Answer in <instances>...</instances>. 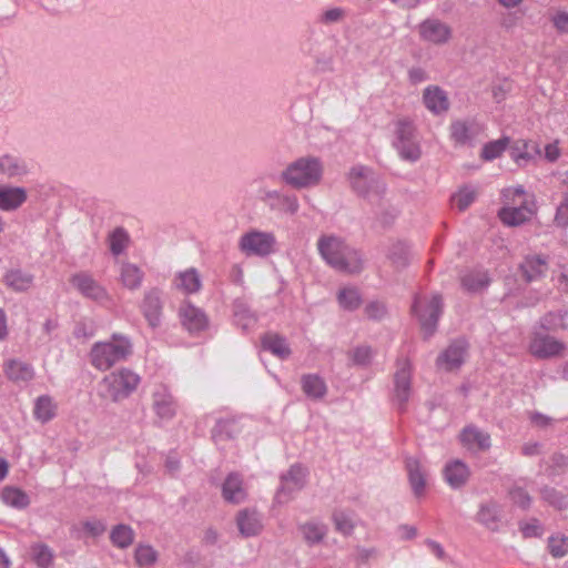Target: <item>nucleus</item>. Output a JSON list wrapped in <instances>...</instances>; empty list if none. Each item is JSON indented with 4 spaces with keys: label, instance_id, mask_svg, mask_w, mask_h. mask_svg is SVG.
I'll list each match as a JSON object with an SVG mask.
<instances>
[{
    "label": "nucleus",
    "instance_id": "1",
    "mask_svg": "<svg viewBox=\"0 0 568 568\" xmlns=\"http://www.w3.org/2000/svg\"><path fill=\"white\" fill-rule=\"evenodd\" d=\"M317 248L323 260L339 272L357 273L362 270L359 253L336 235H322Z\"/></svg>",
    "mask_w": 568,
    "mask_h": 568
},
{
    "label": "nucleus",
    "instance_id": "2",
    "mask_svg": "<svg viewBox=\"0 0 568 568\" xmlns=\"http://www.w3.org/2000/svg\"><path fill=\"white\" fill-rule=\"evenodd\" d=\"M132 353L131 341L121 334H113L110 342H98L90 351V362L99 371H106L124 361Z\"/></svg>",
    "mask_w": 568,
    "mask_h": 568
},
{
    "label": "nucleus",
    "instance_id": "3",
    "mask_svg": "<svg viewBox=\"0 0 568 568\" xmlns=\"http://www.w3.org/2000/svg\"><path fill=\"white\" fill-rule=\"evenodd\" d=\"M323 164L315 156H302L290 163L281 173V179L292 187L306 189L320 183Z\"/></svg>",
    "mask_w": 568,
    "mask_h": 568
},
{
    "label": "nucleus",
    "instance_id": "4",
    "mask_svg": "<svg viewBox=\"0 0 568 568\" xmlns=\"http://www.w3.org/2000/svg\"><path fill=\"white\" fill-rule=\"evenodd\" d=\"M140 376L122 368L105 375L98 384V395L104 400L118 403L126 398L139 385Z\"/></svg>",
    "mask_w": 568,
    "mask_h": 568
},
{
    "label": "nucleus",
    "instance_id": "5",
    "mask_svg": "<svg viewBox=\"0 0 568 568\" xmlns=\"http://www.w3.org/2000/svg\"><path fill=\"white\" fill-rule=\"evenodd\" d=\"M352 189L372 203L381 199L385 192V183L379 175L365 165H354L348 173Z\"/></svg>",
    "mask_w": 568,
    "mask_h": 568
},
{
    "label": "nucleus",
    "instance_id": "6",
    "mask_svg": "<svg viewBox=\"0 0 568 568\" xmlns=\"http://www.w3.org/2000/svg\"><path fill=\"white\" fill-rule=\"evenodd\" d=\"M393 144L399 156L405 161L416 162L422 155L416 129L413 122L407 119L398 120L395 123V140Z\"/></svg>",
    "mask_w": 568,
    "mask_h": 568
},
{
    "label": "nucleus",
    "instance_id": "7",
    "mask_svg": "<svg viewBox=\"0 0 568 568\" xmlns=\"http://www.w3.org/2000/svg\"><path fill=\"white\" fill-rule=\"evenodd\" d=\"M276 237L272 232L251 230L239 240V248L246 256L267 257L276 251Z\"/></svg>",
    "mask_w": 568,
    "mask_h": 568
},
{
    "label": "nucleus",
    "instance_id": "8",
    "mask_svg": "<svg viewBox=\"0 0 568 568\" xmlns=\"http://www.w3.org/2000/svg\"><path fill=\"white\" fill-rule=\"evenodd\" d=\"M442 307L443 302L438 294H434L429 298L417 296L414 300L412 306L413 313L418 317L422 329L427 337L433 335L437 327Z\"/></svg>",
    "mask_w": 568,
    "mask_h": 568
},
{
    "label": "nucleus",
    "instance_id": "9",
    "mask_svg": "<svg viewBox=\"0 0 568 568\" xmlns=\"http://www.w3.org/2000/svg\"><path fill=\"white\" fill-rule=\"evenodd\" d=\"M566 344L538 327H534L530 342L529 352L532 356L539 359H547L559 357L564 354Z\"/></svg>",
    "mask_w": 568,
    "mask_h": 568
},
{
    "label": "nucleus",
    "instance_id": "10",
    "mask_svg": "<svg viewBox=\"0 0 568 568\" xmlns=\"http://www.w3.org/2000/svg\"><path fill=\"white\" fill-rule=\"evenodd\" d=\"M178 317L182 327L193 336L206 332L210 327V318L205 311L189 300L181 302L178 308Z\"/></svg>",
    "mask_w": 568,
    "mask_h": 568
},
{
    "label": "nucleus",
    "instance_id": "11",
    "mask_svg": "<svg viewBox=\"0 0 568 568\" xmlns=\"http://www.w3.org/2000/svg\"><path fill=\"white\" fill-rule=\"evenodd\" d=\"M306 483V469L301 465H293L287 473L281 476V486L276 491L277 504L288 503L295 493L300 491Z\"/></svg>",
    "mask_w": 568,
    "mask_h": 568
},
{
    "label": "nucleus",
    "instance_id": "12",
    "mask_svg": "<svg viewBox=\"0 0 568 568\" xmlns=\"http://www.w3.org/2000/svg\"><path fill=\"white\" fill-rule=\"evenodd\" d=\"M412 368L407 359L399 361L394 376V400L399 410H404L410 398Z\"/></svg>",
    "mask_w": 568,
    "mask_h": 568
},
{
    "label": "nucleus",
    "instance_id": "13",
    "mask_svg": "<svg viewBox=\"0 0 568 568\" xmlns=\"http://www.w3.org/2000/svg\"><path fill=\"white\" fill-rule=\"evenodd\" d=\"M176 402L165 384L156 385L152 392V409L163 422L172 419L176 414Z\"/></svg>",
    "mask_w": 568,
    "mask_h": 568
},
{
    "label": "nucleus",
    "instance_id": "14",
    "mask_svg": "<svg viewBox=\"0 0 568 568\" xmlns=\"http://www.w3.org/2000/svg\"><path fill=\"white\" fill-rule=\"evenodd\" d=\"M263 201L275 212L295 215L300 210V202L295 194L284 193L277 190L265 191Z\"/></svg>",
    "mask_w": 568,
    "mask_h": 568
},
{
    "label": "nucleus",
    "instance_id": "15",
    "mask_svg": "<svg viewBox=\"0 0 568 568\" xmlns=\"http://www.w3.org/2000/svg\"><path fill=\"white\" fill-rule=\"evenodd\" d=\"M164 294L159 288H152L144 296V318L152 329H158L163 323Z\"/></svg>",
    "mask_w": 568,
    "mask_h": 568
},
{
    "label": "nucleus",
    "instance_id": "16",
    "mask_svg": "<svg viewBox=\"0 0 568 568\" xmlns=\"http://www.w3.org/2000/svg\"><path fill=\"white\" fill-rule=\"evenodd\" d=\"M420 38L433 44H445L452 38V28L439 19H426L419 27Z\"/></svg>",
    "mask_w": 568,
    "mask_h": 568
},
{
    "label": "nucleus",
    "instance_id": "17",
    "mask_svg": "<svg viewBox=\"0 0 568 568\" xmlns=\"http://www.w3.org/2000/svg\"><path fill=\"white\" fill-rule=\"evenodd\" d=\"M481 132L483 125L475 120H456L450 124V138L456 144H473Z\"/></svg>",
    "mask_w": 568,
    "mask_h": 568
},
{
    "label": "nucleus",
    "instance_id": "18",
    "mask_svg": "<svg viewBox=\"0 0 568 568\" xmlns=\"http://www.w3.org/2000/svg\"><path fill=\"white\" fill-rule=\"evenodd\" d=\"M443 477L452 489L457 490L468 483L470 469L463 460L452 459L445 464L443 468Z\"/></svg>",
    "mask_w": 568,
    "mask_h": 568
},
{
    "label": "nucleus",
    "instance_id": "19",
    "mask_svg": "<svg viewBox=\"0 0 568 568\" xmlns=\"http://www.w3.org/2000/svg\"><path fill=\"white\" fill-rule=\"evenodd\" d=\"M467 354V344L463 339L453 342L437 358V366L444 371H454L462 366Z\"/></svg>",
    "mask_w": 568,
    "mask_h": 568
},
{
    "label": "nucleus",
    "instance_id": "20",
    "mask_svg": "<svg viewBox=\"0 0 568 568\" xmlns=\"http://www.w3.org/2000/svg\"><path fill=\"white\" fill-rule=\"evenodd\" d=\"M423 102L426 109L435 115L448 111L449 99L445 90L438 85H429L423 92Z\"/></svg>",
    "mask_w": 568,
    "mask_h": 568
},
{
    "label": "nucleus",
    "instance_id": "21",
    "mask_svg": "<svg viewBox=\"0 0 568 568\" xmlns=\"http://www.w3.org/2000/svg\"><path fill=\"white\" fill-rule=\"evenodd\" d=\"M459 438L468 450H487L491 446L489 434L473 425L465 427Z\"/></svg>",
    "mask_w": 568,
    "mask_h": 568
},
{
    "label": "nucleus",
    "instance_id": "22",
    "mask_svg": "<svg viewBox=\"0 0 568 568\" xmlns=\"http://www.w3.org/2000/svg\"><path fill=\"white\" fill-rule=\"evenodd\" d=\"M535 213L536 203L523 205L521 207L503 206L498 212V216L505 225L518 226L529 221Z\"/></svg>",
    "mask_w": 568,
    "mask_h": 568
},
{
    "label": "nucleus",
    "instance_id": "23",
    "mask_svg": "<svg viewBox=\"0 0 568 568\" xmlns=\"http://www.w3.org/2000/svg\"><path fill=\"white\" fill-rule=\"evenodd\" d=\"M406 470L408 475L409 485L414 495L420 498L425 494L427 470L422 463L415 457L406 459Z\"/></svg>",
    "mask_w": 568,
    "mask_h": 568
},
{
    "label": "nucleus",
    "instance_id": "24",
    "mask_svg": "<svg viewBox=\"0 0 568 568\" xmlns=\"http://www.w3.org/2000/svg\"><path fill=\"white\" fill-rule=\"evenodd\" d=\"M222 496L227 503L240 504L247 497V490L241 475L231 473L222 485Z\"/></svg>",
    "mask_w": 568,
    "mask_h": 568
},
{
    "label": "nucleus",
    "instance_id": "25",
    "mask_svg": "<svg viewBox=\"0 0 568 568\" xmlns=\"http://www.w3.org/2000/svg\"><path fill=\"white\" fill-rule=\"evenodd\" d=\"M477 521L490 530H497L501 524L503 508L495 500L480 504Z\"/></svg>",
    "mask_w": 568,
    "mask_h": 568
},
{
    "label": "nucleus",
    "instance_id": "26",
    "mask_svg": "<svg viewBox=\"0 0 568 568\" xmlns=\"http://www.w3.org/2000/svg\"><path fill=\"white\" fill-rule=\"evenodd\" d=\"M174 285L183 294H195L202 287V278L196 268L190 267L175 275Z\"/></svg>",
    "mask_w": 568,
    "mask_h": 568
},
{
    "label": "nucleus",
    "instance_id": "27",
    "mask_svg": "<svg viewBox=\"0 0 568 568\" xmlns=\"http://www.w3.org/2000/svg\"><path fill=\"white\" fill-rule=\"evenodd\" d=\"M71 283L85 297L101 300L105 296V291L87 273H78L71 277Z\"/></svg>",
    "mask_w": 568,
    "mask_h": 568
},
{
    "label": "nucleus",
    "instance_id": "28",
    "mask_svg": "<svg viewBox=\"0 0 568 568\" xmlns=\"http://www.w3.org/2000/svg\"><path fill=\"white\" fill-rule=\"evenodd\" d=\"M237 527L244 537H252L262 529L261 516L255 510L244 509L236 518Z\"/></svg>",
    "mask_w": 568,
    "mask_h": 568
},
{
    "label": "nucleus",
    "instance_id": "29",
    "mask_svg": "<svg viewBox=\"0 0 568 568\" xmlns=\"http://www.w3.org/2000/svg\"><path fill=\"white\" fill-rule=\"evenodd\" d=\"M503 206L521 207L535 203L532 194L528 193L521 185L509 186L501 192Z\"/></svg>",
    "mask_w": 568,
    "mask_h": 568
},
{
    "label": "nucleus",
    "instance_id": "30",
    "mask_svg": "<svg viewBox=\"0 0 568 568\" xmlns=\"http://www.w3.org/2000/svg\"><path fill=\"white\" fill-rule=\"evenodd\" d=\"M33 280L34 276L31 273L20 268L9 270L3 276L4 284L13 292L28 291L33 285Z\"/></svg>",
    "mask_w": 568,
    "mask_h": 568
},
{
    "label": "nucleus",
    "instance_id": "31",
    "mask_svg": "<svg viewBox=\"0 0 568 568\" xmlns=\"http://www.w3.org/2000/svg\"><path fill=\"white\" fill-rule=\"evenodd\" d=\"M301 385L304 394L313 400L322 399L327 393L326 383L316 374L303 375Z\"/></svg>",
    "mask_w": 568,
    "mask_h": 568
},
{
    "label": "nucleus",
    "instance_id": "32",
    "mask_svg": "<svg viewBox=\"0 0 568 568\" xmlns=\"http://www.w3.org/2000/svg\"><path fill=\"white\" fill-rule=\"evenodd\" d=\"M535 327H538L545 332L568 329V312L562 310L548 312L542 317H540L538 324Z\"/></svg>",
    "mask_w": 568,
    "mask_h": 568
},
{
    "label": "nucleus",
    "instance_id": "33",
    "mask_svg": "<svg viewBox=\"0 0 568 568\" xmlns=\"http://www.w3.org/2000/svg\"><path fill=\"white\" fill-rule=\"evenodd\" d=\"M27 200L26 190L22 187L0 186V209L12 211L18 209Z\"/></svg>",
    "mask_w": 568,
    "mask_h": 568
},
{
    "label": "nucleus",
    "instance_id": "34",
    "mask_svg": "<svg viewBox=\"0 0 568 568\" xmlns=\"http://www.w3.org/2000/svg\"><path fill=\"white\" fill-rule=\"evenodd\" d=\"M525 278L530 282L544 276L548 270L547 262L540 255H529L520 264Z\"/></svg>",
    "mask_w": 568,
    "mask_h": 568
},
{
    "label": "nucleus",
    "instance_id": "35",
    "mask_svg": "<svg viewBox=\"0 0 568 568\" xmlns=\"http://www.w3.org/2000/svg\"><path fill=\"white\" fill-rule=\"evenodd\" d=\"M234 323L243 331H248L254 327L256 323L255 314L250 310L246 302L236 300L233 303Z\"/></svg>",
    "mask_w": 568,
    "mask_h": 568
},
{
    "label": "nucleus",
    "instance_id": "36",
    "mask_svg": "<svg viewBox=\"0 0 568 568\" xmlns=\"http://www.w3.org/2000/svg\"><path fill=\"white\" fill-rule=\"evenodd\" d=\"M460 283L468 292H479L488 286L489 277L483 270H471L462 275Z\"/></svg>",
    "mask_w": 568,
    "mask_h": 568
},
{
    "label": "nucleus",
    "instance_id": "37",
    "mask_svg": "<svg viewBox=\"0 0 568 568\" xmlns=\"http://www.w3.org/2000/svg\"><path fill=\"white\" fill-rule=\"evenodd\" d=\"M262 346L265 351L271 352L281 359H285L291 355L286 339L277 334H266L262 338Z\"/></svg>",
    "mask_w": 568,
    "mask_h": 568
},
{
    "label": "nucleus",
    "instance_id": "38",
    "mask_svg": "<svg viewBox=\"0 0 568 568\" xmlns=\"http://www.w3.org/2000/svg\"><path fill=\"white\" fill-rule=\"evenodd\" d=\"M0 173L8 178L22 176L28 173V166L22 159L4 154L0 156Z\"/></svg>",
    "mask_w": 568,
    "mask_h": 568
},
{
    "label": "nucleus",
    "instance_id": "39",
    "mask_svg": "<svg viewBox=\"0 0 568 568\" xmlns=\"http://www.w3.org/2000/svg\"><path fill=\"white\" fill-rule=\"evenodd\" d=\"M6 374L13 382H28L33 377V369L27 363L11 359L6 365Z\"/></svg>",
    "mask_w": 568,
    "mask_h": 568
},
{
    "label": "nucleus",
    "instance_id": "40",
    "mask_svg": "<svg viewBox=\"0 0 568 568\" xmlns=\"http://www.w3.org/2000/svg\"><path fill=\"white\" fill-rule=\"evenodd\" d=\"M300 529L305 541L310 545L321 542L327 532L326 526L318 521L305 523Z\"/></svg>",
    "mask_w": 568,
    "mask_h": 568
},
{
    "label": "nucleus",
    "instance_id": "41",
    "mask_svg": "<svg viewBox=\"0 0 568 568\" xmlns=\"http://www.w3.org/2000/svg\"><path fill=\"white\" fill-rule=\"evenodd\" d=\"M1 497L7 505L18 509H23L30 504L29 496L23 490L14 487H4Z\"/></svg>",
    "mask_w": 568,
    "mask_h": 568
},
{
    "label": "nucleus",
    "instance_id": "42",
    "mask_svg": "<svg viewBox=\"0 0 568 568\" xmlns=\"http://www.w3.org/2000/svg\"><path fill=\"white\" fill-rule=\"evenodd\" d=\"M120 278L124 287L131 291L139 288L142 280L139 266L132 263H124L121 267Z\"/></svg>",
    "mask_w": 568,
    "mask_h": 568
},
{
    "label": "nucleus",
    "instance_id": "43",
    "mask_svg": "<svg viewBox=\"0 0 568 568\" xmlns=\"http://www.w3.org/2000/svg\"><path fill=\"white\" fill-rule=\"evenodd\" d=\"M333 521L338 532L348 536L353 532L355 527V515L352 511L335 510Z\"/></svg>",
    "mask_w": 568,
    "mask_h": 568
},
{
    "label": "nucleus",
    "instance_id": "44",
    "mask_svg": "<svg viewBox=\"0 0 568 568\" xmlns=\"http://www.w3.org/2000/svg\"><path fill=\"white\" fill-rule=\"evenodd\" d=\"M339 305L348 311L356 310L361 304V295L355 287H344L339 291L338 295Z\"/></svg>",
    "mask_w": 568,
    "mask_h": 568
},
{
    "label": "nucleus",
    "instance_id": "45",
    "mask_svg": "<svg viewBox=\"0 0 568 568\" xmlns=\"http://www.w3.org/2000/svg\"><path fill=\"white\" fill-rule=\"evenodd\" d=\"M110 251L113 255H120L129 243V234L123 227H116L109 237Z\"/></svg>",
    "mask_w": 568,
    "mask_h": 568
},
{
    "label": "nucleus",
    "instance_id": "46",
    "mask_svg": "<svg viewBox=\"0 0 568 568\" xmlns=\"http://www.w3.org/2000/svg\"><path fill=\"white\" fill-rule=\"evenodd\" d=\"M508 138H501L486 143L481 150V158L486 161H493L499 158L508 146Z\"/></svg>",
    "mask_w": 568,
    "mask_h": 568
},
{
    "label": "nucleus",
    "instance_id": "47",
    "mask_svg": "<svg viewBox=\"0 0 568 568\" xmlns=\"http://www.w3.org/2000/svg\"><path fill=\"white\" fill-rule=\"evenodd\" d=\"M34 416L42 423H47L54 416V406L49 396H40L34 406Z\"/></svg>",
    "mask_w": 568,
    "mask_h": 568
},
{
    "label": "nucleus",
    "instance_id": "48",
    "mask_svg": "<svg viewBox=\"0 0 568 568\" xmlns=\"http://www.w3.org/2000/svg\"><path fill=\"white\" fill-rule=\"evenodd\" d=\"M110 538L113 545L120 548H126L133 541V531L129 526L118 525L112 529Z\"/></svg>",
    "mask_w": 568,
    "mask_h": 568
},
{
    "label": "nucleus",
    "instance_id": "49",
    "mask_svg": "<svg viewBox=\"0 0 568 568\" xmlns=\"http://www.w3.org/2000/svg\"><path fill=\"white\" fill-rule=\"evenodd\" d=\"M477 197V191L473 186L462 187L453 197V203L459 211L466 210Z\"/></svg>",
    "mask_w": 568,
    "mask_h": 568
},
{
    "label": "nucleus",
    "instance_id": "50",
    "mask_svg": "<svg viewBox=\"0 0 568 568\" xmlns=\"http://www.w3.org/2000/svg\"><path fill=\"white\" fill-rule=\"evenodd\" d=\"M31 555L40 568H49L52 564L53 555L47 545L38 544L32 546Z\"/></svg>",
    "mask_w": 568,
    "mask_h": 568
},
{
    "label": "nucleus",
    "instance_id": "51",
    "mask_svg": "<svg viewBox=\"0 0 568 568\" xmlns=\"http://www.w3.org/2000/svg\"><path fill=\"white\" fill-rule=\"evenodd\" d=\"M388 257L396 266H405L409 257L407 244L400 241L394 243L389 250Z\"/></svg>",
    "mask_w": 568,
    "mask_h": 568
},
{
    "label": "nucleus",
    "instance_id": "52",
    "mask_svg": "<svg viewBox=\"0 0 568 568\" xmlns=\"http://www.w3.org/2000/svg\"><path fill=\"white\" fill-rule=\"evenodd\" d=\"M548 549L556 558L566 556L568 554V537L560 535L551 536L548 540Z\"/></svg>",
    "mask_w": 568,
    "mask_h": 568
},
{
    "label": "nucleus",
    "instance_id": "53",
    "mask_svg": "<svg viewBox=\"0 0 568 568\" xmlns=\"http://www.w3.org/2000/svg\"><path fill=\"white\" fill-rule=\"evenodd\" d=\"M510 501L521 509H528L531 504V497L528 491L519 486H514L508 493Z\"/></svg>",
    "mask_w": 568,
    "mask_h": 568
},
{
    "label": "nucleus",
    "instance_id": "54",
    "mask_svg": "<svg viewBox=\"0 0 568 568\" xmlns=\"http://www.w3.org/2000/svg\"><path fill=\"white\" fill-rule=\"evenodd\" d=\"M346 17V9L342 7H332L325 9L320 18L318 21L323 24H333L338 23Z\"/></svg>",
    "mask_w": 568,
    "mask_h": 568
},
{
    "label": "nucleus",
    "instance_id": "55",
    "mask_svg": "<svg viewBox=\"0 0 568 568\" xmlns=\"http://www.w3.org/2000/svg\"><path fill=\"white\" fill-rule=\"evenodd\" d=\"M354 365L366 366L373 358V349L367 345L357 346L351 352Z\"/></svg>",
    "mask_w": 568,
    "mask_h": 568
},
{
    "label": "nucleus",
    "instance_id": "56",
    "mask_svg": "<svg viewBox=\"0 0 568 568\" xmlns=\"http://www.w3.org/2000/svg\"><path fill=\"white\" fill-rule=\"evenodd\" d=\"M542 498L548 501L550 505L562 509L566 508L568 503L566 498L556 491L554 488L546 487L541 490Z\"/></svg>",
    "mask_w": 568,
    "mask_h": 568
},
{
    "label": "nucleus",
    "instance_id": "57",
    "mask_svg": "<svg viewBox=\"0 0 568 568\" xmlns=\"http://www.w3.org/2000/svg\"><path fill=\"white\" fill-rule=\"evenodd\" d=\"M234 427V424L229 420H220L215 425L212 436L214 440L217 443L219 440H222L223 438H229L232 436L231 430Z\"/></svg>",
    "mask_w": 568,
    "mask_h": 568
},
{
    "label": "nucleus",
    "instance_id": "58",
    "mask_svg": "<svg viewBox=\"0 0 568 568\" xmlns=\"http://www.w3.org/2000/svg\"><path fill=\"white\" fill-rule=\"evenodd\" d=\"M520 531L526 538L540 537L542 535V526L537 519L520 525Z\"/></svg>",
    "mask_w": 568,
    "mask_h": 568
},
{
    "label": "nucleus",
    "instance_id": "59",
    "mask_svg": "<svg viewBox=\"0 0 568 568\" xmlns=\"http://www.w3.org/2000/svg\"><path fill=\"white\" fill-rule=\"evenodd\" d=\"M555 223L560 227L568 226V194L562 197V201L557 207Z\"/></svg>",
    "mask_w": 568,
    "mask_h": 568
},
{
    "label": "nucleus",
    "instance_id": "60",
    "mask_svg": "<svg viewBox=\"0 0 568 568\" xmlns=\"http://www.w3.org/2000/svg\"><path fill=\"white\" fill-rule=\"evenodd\" d=\"M365 313L372 320H382L386 315V306L382 302H371L366 305Z\"/></svg>",
    "mask_w": 568,
    "mask_h": 568
},
{
    "label": "nucleus",
    "instance_id": "61",
    "mask_svg": "<svg viewBox=\"0 0 568 568\" xmlns=\"http://www.w3.org/2000/svg\"><path fill=\"white\" fill-rule=\"evenodd\" d=\"M378 555V550L375 547H362L358 546L355 549V558L357 561L362 564H366L373 558H376Z\"/></svg>",
    "mask_w": 568,
    "mask_h": 568
},
{
    "label": "nucleus",
    "instance_id": "62",
    "mask_svg": "<svg viewBox=\"0 0 568 568\" xmlns=\"http://www.w3.org/2000/svg\"><path fill=\"white\" fill-rule=\"evenodd\" d=\"M530 422L539 428H546L551 425L552 419L541 413L535 412L530 414Z\"/></svg>",
    "mask_w": 568,
    "mask_h": 568
},
{
    "label": "nucleus",
    "instance_id": "63",
    "mask_svg": "<svg viewBox=\"0 0 568 568\" xmlns=\"http://www.w3.org/2000/svg\"><path fill=\"white\" fill-rule=\"evenodd\" d=\"M408 79L412 84H418L428 79L427 72L422 68H412L408 71Z\"/></svg>",
    "mask_w": 568,
    "mask_h": 568
},
{
    "label": "nucleus",
    "instance_id": "64",
    "mask_svg": "<svg viewBox=\"0 0 568 568\" xmlns=\"http://www.w3.org/2000/svg\"><path fill=\"white\" fill-rule=\"evenodd\" d=\"M552 22L559 31H561V32L568 31V13L567 12L556 13L552 18Z\"/></svg>",
    "mask_w": 568,
    "mask_h": 568
}]
</instances>
